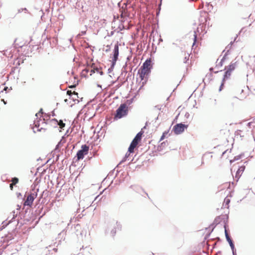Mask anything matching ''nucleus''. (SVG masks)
I'll use <instances>...</instances> for the list:
<instances>
[{
	"mask_svg": "<svg viewBox=\"0 0 255 255\" xmlns=\"http://www.w3.org/2000/svg\"><path fill=\"white\" fill-rule=\"evenodd\" d=\"M227 52L226 53V54H225V55L224 56V57H223V58L222 59L221 62H220V65L222 66V64H223V62L224 61V60L225 59V57L226 56H227Z\"/></svg>",
	"mask_w": 255,
	"mask_h": 255,
	"instance_id": "obj_25",
	"label": "nucleus"
},
{
	"mask_svg": "<svg viewBox=\"0 0 255 255\" xmlns=\"http://www.w3.org/2000/svg\"><path fill=\"white\" fill-rule=\"evenodd\" d=\"M127 159V158H125V156L124 157V158L121 161V163L125 162Z\"/></svg>",
	"mask_w": 255,
	"mask_h": 255,
	"instance_id": "obj_32",
	"label": "nucleus"
},
{
	"mask_svg": "<svg viewBox=\"0 0 255 255\" xmlns=\"http://www.w3.org/2000/svg\"><path fill=\"white\" fill-rule=\"evenodd\" d=\"M237 37H238V35H236V37L235 38L234 40L233 41H231L230 42V43L226 47V49H227V52H228L229 51V50L231 49L233 42H234L236 41Z\"/></svg>",
	"mask_w": 255,
	"mask_h": 255,
	"instance_id": "obj_17",
	"label": "nucleus"
},
{
	"mask_svg": "<svg viewBox=\"0 0 255 255\" xmlns=\"http://www.w3.org/2000/svg\"><path fill=\"white\" fill-rule=\"evenodd\" d=\"M189 116V114L188 113H186L185 115V117L188 118Z\"/></svg>",
	"mask_w": 255,
	"mask_h": 255,
	"instance_id": "obj_34",
	"label": "nucleus"
},
{
	"mask_svg": "<svg viewBox=\"0 0 255 255\" xmlns=\"http://www.w3.org/2000/svg\"><path fill=\"white\" fill-rule=\"evenodd\" d=\"M231 73H232V72H231L228 70H227L225 72V74L224 75V77L223 79V81H222V83L221 86L220 87V89H219L220 91H221V90H222V87L224 85V81L230 77V76L231 75Z\"/></svg>",
	"mask_w": 255,
	"mask_h": 255,
	"instance_id": "obj_11",
	"label": "nucleus"
},
{
	"mask_svg": "<svg viewBox=\"0 0 255 255\" xmlns=\"http://www.w3.org/2000/svg\"><path fill=\"white\" fill-rule=\"evenodd\" d=\"M98 197H99V196H97V197H96V198H95V200H96V199H97Z\"/></svg>",
	"mask_w": 255,
	"mask_h": 255,
	"instance_id": "obj_54",
	"label": "nucleus"
},
{
	"mask_svg": "<svg viewBox=\"0 0 255 255\" xmlns=\"http://www.w3.org/2000/svg\"><path fill=\"white\" fill-rule=\"evenodd\" d=\"M240 173V171L238 170L236 173V177H237V176H239Z\"/></svg>",
	"mask_w": 255,
	"mask_h": 255,
	"instance_id": "obj_36",
	"label": "nucleus"
},
{
	"mask_svg": "<svg viewBox=\"0 0 255 255\" xmlns=\"http://www.w3.org/2000/svg\"><path fill=\"white\" fill-rule=\"evenodd\" d=\"M114 54H113V57L112 61V64L111 66V67L109 69V71L110 72V71L113 70V68H114L116 62L118 59V56L119 54V45L117 43L114 46Z\"/></svg>",
	"mask_w": 255,
	"mask_h": 255,
	"instance_id": "obj_4",
	"label": "nucleus"
},
{
	"mask_svg": "<svg viewBox=\"0 0 255 255\" xmlns=\"http://www.w3.org/2000/svg\"><path fill=\"white\" fill-rule=\"evenodd\" d=\"M150 72V69H144V68L141 67L138 70V74L139 75V77L141 79V80H143L145 76L148 75Z\"/></svg>",
	"mask_w": 255,
	"mask_h": 255,
	"instance_id": "obj_9",
	"label": "nucleus"
},
{
	"mask_svg": "<svg viewBox=\"0 0 255 255\" xmlns=\"http://www.w3.org/2000/svg\"><path fill=\"white\" fill-rule=\"evenodd\" d=\"M39 114H43V112H42V109H41L40 110V111H39V112L38 113L36 114L35 116L36 117H38V115H39Z\"/></svg>",
	"mask_w": 255,
	"mask_h": 255,
	"instance_id": "obj_26",
	"label": "nucleus"
},
{
	"mask_svg": "<svg viewBox=\"0 0 255 255\" xmlns=\"http://www.w3.org/2000/svg\"><path fill=\"white\" fill-rule=\"evenodd\" d=\"M12 183H13L14 185H15L16 183L18 182V179L16 177H13L11 179Z\"/></svg>",
	"mask_w": 255,
	"mask_h": 255,
	"instance_id": "obj_21",
	"label": "nucleus"
},
{
	"mask_svg": "<svg viewBox=\"0 0 255 255\" xmlns=\"http://www.w3.org/2000/svg\"><path fill=\"white\" fill-rule=\"evenodd\" d=\"M141 67L144 68V69H151V60L150 59H147L145 60V61L143 63Z\"/></svg>",
	"mask_w": 255,
	"mask_h": 255,
	"instance_id": "obj_12",
	"label": "nucleus"
},
{
	"mask_svg": "<svg viewBox=\"0 0 255 255\" xmlns=\"http://www.w3.org/2000/svg\"><path fill=\"white\" fill-rule=\"evenodd\" d=\"M227 241L228 242V243L230 245V246L232 249L233 255H237L236 249H235L233 240H227Z\"/></svg>",
	"mask_w": 255,
	"mask_h": 255,
	"instance_id": "obj_14",
	"label": "nucleus"
},
{
	"mask_svg": "<svg viewBox=\"0 0 255 255\" xmlns=\"http://www.w3.org/2000/svg\"><path fill=\"white\" fill-rule=\"evenodd\" d=\"M122 225L118 221L112 220L108 223L106 230L107 232H109L111 237H114L116 234L117 230H121Z\"/></svg>",
	"mask_w": 255,
	"mask_h": 255,
	"instance_id": "obj_1",
	"label": "nucleus"
},
{
	"mask_svg": "<svg viewBox=\"0 0 255 255\" xmlns=\"http://www.w3.org/2000/svg\"><path fill=\"white\" fill-rule=\"evenodd\" d=\"M194 43H193V45L195 44L196 41V39H197V35L196 34H195L194 35Z\"/></svg>",
	"mask_w": 255,
	"mask_h": 255,
	"instance_id": "obj_28",
	"label": "nucleus"
},
{
	"mask_svg": "<svg viewBox=\"0 0 255 255\" xmlns=\"http://www.w3.org/2000/svg\"><path fill=\"white\" fill-rule=\"evenodd\" d=\"M107 47H108L109 48H107V49L106 50V51L108 52L109 50L110 46L109 45H108Z\"/></svg>",
	"mask_w": 255,
	"mask_h": 255,
	"instance_id": "obj_39",
	"label": "nucleus"
},
{
	"mask_svg": "<svg viewBox=\"0 0 255 255\" xmlns=\"http://www.w3.org/2000/svg\"><path fill=\"white\" fill-rule=\"evenodd\" d=\"M86 28H85V29L84 30H82L81 31V32L79 34V36H83L86 34Z\"/></svg>",
	"mask_w": 255,
	"mask_h": 255,
	"instance_id": "obj_24",
	"label": "nucleus"
},
{
	"mask_svg": "<svg viewBox=\"0 0 255 255\" xmlns=\"http://www.w3.org/2000/svg\"><path fill=\"white\" fill-rule=\"evenodd\" d=\"M67 94L68 95L70 96V97L74 101L76 100V98L78 97V93L75 92H74L72 93L71 92V91H68L67 92Z\"/></svg>",
	"mask_w": 255,
	"mask_h": 255,
	"instance_id": "obj_13",
	"label": "nucleus"
},
{
	"mask_svg": "<svg viewBox=\"0 0 255 255\" xmlns=\"http://www.w3.org/2000/svg\"><path fill=\"white\" fill-rule=\"evenodd\" d=\"M9 241V240H3V243H8Z\"/></svg>",
	"mask_w": 255,
	"mask_h": 255,
	"instance_id": "obj_40",
	"label": "nucleus"
},
{
	"mask_svg": "<svg viewBox=\"0 0 255 255\" xmlns=\"http://www.w3.org/2000/svg\"><path fill=\"white\" fill-rule=\"evenodd\" d=\"M98 87H101V85H98Z\"/></svg>",
	"mask_w": 255,
	"mask_h": 255,
	"instance_id": "obj_52",
	"label": "nucleus"
},
{
	"mask_svg": "<svg viewBox=\"0 0 255 255\" xmlns=\"http://www.w3.org/2000/svg\"><path fill=\"white\" fill-rule=\"evenodd\" d=\"M22 11H23V8H20L18 10V13H20Z\"/></svg>",
	"mask_w": 255,
	"mask_h": 255,
	"instance_id": "obj_31",
	"label": "nucleus"
},
{
	"mask_svg": "<svg viewBox=\"0 0 255 255\" xmlns=\"http://www.w3.org/2000/svg\"><path fill=\"white\" fill-rule=\"evenodd\" d=\"M66 237V232L64 231H62L60 233L58 234V238H64L65 239Z\"/></svg>",
	"mask_w": 255,
	"mask_h": 255,
	"instance_id": "obj_19",
	"label": "nucleus"
},
{
	"mask_svg": "<svg viewBox=\"0 0 255 255\" xmlns=\"http://www.w3.org/2000/svg\"><path fill=\"white\" fill-rule=\"evenodd\" d=\"M159 41H162V39H161V38H160V39H159Z\"/></svg>",
	"mask_w": 255,
	"mask_h": 255,
	"instance_id": "obj_51",
	"label": "nucleus"
},
{
	"mask_svg": "<svg viewBox=\"0 0 255 255\" xmlns=\"http://www.w3.org/2000/svg\"><path fill=\"white\" fill-rule=\"evenodd\" d=\"M130 153V152H129V153H127L126 154L125 156V158H127L129 156Z\"/></svg>",
	"mask_w": 255,
	"mask_h": 255,
	"instance_id": "obj_30",
	"label": "nucleus"
},
{
	"mask_svg": "<svg viewBox=\"0 0 255 255\" xmlns=\"http://www.w3.org/2000/svg\"><path fill=\"white\" fill-rule=\"evenodd\" d=\"M53 250L55 251V252H56L57 251V249L56 248H53Z\"/></svg>",
	"mask_w": 255,
	"mask_h": 255,
	"instance_id": "obj_45",
	"label": "nucleus"
},
{
	"mask_svg": "<svg viewBox=\"0 0 255 255\" xmlns=\"http://www.w3.org/2000/svg\"><path fill=\"white\" fill-rule=\"evenodd\" d=\"M107 47H108L109 48H107V49L106 50V51L108 52L109 50L110 46L109 45H108Z\"/></svg>",
	"mask_w": 255,
	"mask_h": 255,
	"instance_id": "obj_38",
	"label": "nucleus"
},
{
	"mask_svg": "<svg viewBox=\"0 0 255 255\" xmlns=\"http://www.w3.org/2000/svg\"><path fill=\"white\" fill-rule=\"evenodd\" d=\"M89 149V146L86 144L82 145L81 146V149L77 153V157L78 160L82 159L85 155H86L88 153V150Z\"/></svg>",
	"mask_w": 255,
	"mask_h": 255,
	"instance_id": "obj_6",
	"label": "nucleus"
},
{
	"mask_svg": "<svg viewBox=\"0 0 255 255\" xmlns=\"http://www.w3.org/2000/svg\"><path fill=\"white\" fill-rule=\"evenodd\" d=\"M36 196L37 194L35 193H31L30 194L28 195L26 198V200L24 201V205L31 207Z\"/></svg>",
	"mask_w": 255,
	"mask_h": 255,
	"instance_id": "obj_8",
	"label": "nucleus"
},
{
	"mask_svg": "<svg viewBox=\"0 0 255 255\" xmlns=\"http://www.w3.org/2000/svg\"><path fill=\"white\" fill-rule=\"evenodd\" d=\"M11 214L12 215V218L11 220H10L9 222H8V224L10 223L11 222H12V220L17 216V212H15V211H12L11 213Z\"/></svg>",
	"mask_w": 255,
	"mask_h": 255,
	"instance_id": "obj_18",
	"label": "nucleus"
},
{
	"mask_svg": "<svg viewBox=\"0 0 255 255\" xmlns=\"http://www.w3.org/2000/svg\"><path fill=\"white\" fill-rule=\"evenodd\" d=\"M145 194L146 195V196H147V197L150 199V197L149 196H148V194L146 193V192H145Z\"/></svg>",
	"mask_w": 255,
	"mask_h": 255,
	"instance_id": "obj_42",
	"label": "nucleus"
},
{
	"mask_svg": "<svg viewBox=\"0 0 255 255\" xmlns=\"http://www.w3.org/2000/svg\"><path fill=\"white\" fill-rule=\"evenodd\" d=\"M91 72H94V70H91Z\"/></svg>",
	"mask_w": 255,
	"mask_h": 255,
	"instance_id": "obj_56",
	"label": "nucleus"
},
{
	"mask_svg": "<svg viewBox=\"0 0 255 255\" xmlns=\"http://www.w3.org/2000/svg\"><path fill=\"white\" fill-rule=\"evenodd\" d=\"M163 135L162 136L161 138V140L163 138Z\"/></svg>",
	"mask_w": 255,
	"mask_h": 255,
	"instance_id": "obj_49",
	"label": "nucleus"
},
{
	"mask_svg": "<svg viewBox=\"0 0 255 255\" xmlns=\"http://www.w3.org/2000/svg\"><path fill=\"white\" fill-rule=\"evenodd\" d=\"M8 88L7 87H5L3 90V91H6L7 90Z\"/></svg>",
	"mask_w": 255,
	"mask_h": 255,
	"instance_id": "obj_37",
	"label": "nucleus"
},
{
	"mask_svg": "<svg viewBox=\"0 0 255 255\" xmlns=\"http://www.w3.org/2000/svg\"><path fill=\"white\" fill-rule=\"evenodd\" d=\"M100 73L101 75H102L103 74V72H100Z\"/></svg>",
	"mask_w": 255,
	"mask_h": 255,
	"instance_id": "obj_48",
	"label": "nucleus"
},
{
	"mask_svg": "<svg viewBox=\"0 0 255 255\" xmlns=\"http://www.w3.org/2000/svg\"><path fill=\"white\" fill-rule=\"evenodd\" d=\"M188 126L182 123L175 125L173 128V130L176 134H179L182 133Z\"/></svg>",
	"mask_w": 255,
	"mask_h": 255,
	"instance_id": "obj_7",
	"label": "nucleus"
},
{
	"mask_svg": "<svg viewBox=\"0 0 255 255\" xmlns=\"http://www.w3.org/2000/svg\"><path fill=\"white\" fill-rule=\"evenodd\" d=\"M127 159V158H125V156L124 157V158L121 161V163L125 162Z\"/></svg>",
	"mask_w": 255,
	"mask_h": 255,
	"instance_id": "obj_33",
	"label": "nucleus"
},
{
	"mask_svg": "<svg viewBox=\"0 0 255 255\" xmlns=\"http://www.w3.org/2000/svg\"><path fill=\"white\" fill-rule=\"evenodd\" d=\"M189 54L188 53L185 55L184 63H187V61L189 60Z\"/></svg>",
	"mask_w": 255,
	"mask_h": 255,
	"instance_id": "obj_22",
	"label": "nucleus"
},
{
	"mask_svg": "<svg viewBox=\"0 0 255 255\" xmlns=\"http://www.w3.org/2000/svg\"><path fill=\"white\" fill-rule=\"evenodd\" d=\"M241 157H242V155H237L236 156H235L233 160H230V162L231 163H232L233 162L235 161H236V160H238L240 159L241 158Z\"/></svg>",
	"mask_w": 255,
	"mask_h": 255,
	"instance_id": "obj_20",
	"label": "nucleus"
},
{
	"mask_svg": "<svg viewBox=\"0 0 255 255\" xmlns=\"http://www.w3.org/2000/svg\"><path fill=\"white\" fill-rule=\"evenodd\" d=\"M128 113V107L126 104H121L116 111L115 117L121 119L127 115Z\"/></svg>",
	"mask_w": 255,
	"mask_h": 255,
	"instance_id": "obj_2",
	"label": "nucleus"
},
{
	"mask_svg": "<svg viewBox=\"0 0 255 255\" xmlns=\"http://www.w3.org/2000/svg\"><path fill=\"white\" fill-rule=\"evenodd\" d=\"M42 129H43V128H40V129L39 128H37V131H41Z\"/></svg>",
	"mask_w": 255,
	"mask_h": 255,
	"instance_id": "obj_41",
	"label": "nucleus"
},
{
	"mask_svg": "<svg viewBox=\"0 0 255 255\" xmlns=\"http://www.w3.org/2000/svg\"><path fill=\"white\" fill-rule=\"evenodd\" d=\"M224 228H225V232L226 239H231L229 235H228V233L227 232L225 226H224Z\"/></svg>",
	"mask_w": 255,
	"mask_h": 255,
	"instance_id": "obj_23",
	"label": "nucleus"
},
{
	"mask_svg": "<svg viewBox=\"0 0 255 255\" xmlns=\"http://www.w3.org/2000/svg\"><path fill=\"white\" fill-rule=\"evenodd\" d=\"M35 126L36 128H38L39 126V125L37 123V122H34Z\"/></svg>",
	"mask_w": 255,
	"mask_h": 255,
	"instance_id": "obj_29",
	"label": "nucleus"
},
{
	"mask_svg": "<svg viewBox=\"0 0 255 255\" xmlns=\"http://www.w3.org/2000/svg\"><path fill=\"white\" fill-rule=\"evenodd\" d=\"M50 123L51 124L55 127H56L57 126H59L61 129H63L65 126V124L63 122L62 120L58 121L56 119H52L50 121Z\"/></svg>",
	"mask_w": 255,
	"mask_h": 255,
	"instance_id": "obj_10",
	"label": "nucleus"
},
{
	"mask_svg": "<svg viewBox=\"0 0 255 255\" xmlns=\"http://www.w3.org/2000/svg\"><path fill=\"white\" fill-rule=\"evenodd\" d=\"M33 132H36V131L34 130V129H33Z\"/></svg>",
	"mask_w": 255,
	"mask_h": 255,
	"instance_id": "obj_53",
	"label": "nucleus"
},
{
	"mask_svg": "<svg viewBox=\"0 0 255 255\" xmlns=\"http://www.w3.org/2000/svg\"><path fill=\"white\" fill-rule=\"evenodd\" d=\"M13 185H14V184H13V183H11V184H10V185H9L10 188V189H11V190H12V188H13Z\"/></svg>",
	"mask_w": 255,
	"mask_h": 255,
	"instance_id": "obj_35",
	"label": "nucleus"
},
{
	"mask_svg": "<svg viewBox=\"0 0 255 255\" xmlns=\"http://www.w3.org/2000/svg\"><path fill=\"white\" fill-rule=\"evenodd\" d=\"M18 208H17V210H18L20 208L19 206H18Z\"/></svg>",
	"mask_w": 255,
	"mask_h": 255,
	"instance_id": "obj_55",
	"label": "nucleus"
},
{
	"mask_svg": "<svg viewBox=\"0 0 255 255\" xmlns=\"http://www.w3.org/2000/svg\"><path fill=\"white\" fill-rule=\"evenodd\" d=\"M3 102L4 104L5 105L6 104V102H5L4 100L3 99H2L1 100Z\"/></svg>",
	"mask_w": 255,
	"mask_h": 255,
	"instance_id": "obj_43",
	"label": "nucleus"
},
{
	"mask_svg": "<svg viewBox=\"0 0 255 255\" xmlns=\"http://www.w3.org/2000/svg\"><path fill=\"white\" fill-rule=\"evenodd\" d=\"M67 101H68V100H67V99H65V102H67Z\"/></svg>",
	"mask_w": 255,
	"mask_h": 255,
	"instance_id": "obj_50",
	"label": "nucleus"
},
{
	"mask_svg": "<svg viewBox=\"0 0 255 255\" xmlns=\"http://www.w3.org/2000/svg\"><path fill=\"white\" fill-rule=\"evenodd\" d=\"M23 10H24V11H27V9H26V8H23Z\"/></svg>",
	"mask_w": 255,
	"mask_h": 255,
	"instance_id": "obj_47",
	"label": "nucleus"
},
{
	"mask_svg": "<svg viewBox=\"0 0 255 255\" xmlns=\"http://www.w3.org/2000/svg\"><path fill=\"white\" fill-rule=\"evenodd\" d=\"M220 222V217H218L215 218L214 223L211 224L209 228H206L205 231L207 232L204 239H207L210 236L211 232L213 231L214 229Z\"/></svg>",
	"mask_w": 255,
	"mask_h": 255,
	"instance_id": "obj_5",
	"label": "nucleus"
},
{
	"mask_svg": "<svg viewBox=\"0 0 255 255\" xmlns=\"http://www.w3.org/2000/svg\"><path fill=\"white\" fill-rule=\"evenodd\" d=\"M213 239H217V240H218V239H220L219 237H216L215 238H213Z\"/></svg>",
	"mask_w": 255,
	"mask_h": 255,
	"instance_id": "obj_44",
	"label": "nucleus"
},
{
	"mask_svg": "<svg viewBox=\"0 0 255 255\" xmlns=\"http://www.w3.org/2000/svg\"><path fill=\"white\" fill-rule=\"evenodd\" d=\"M230 202V199L228 198V197H226L225 198L224 203H223V206L225 208H228V205Z\"/></svg>",
	"mask_w": 255,
	"mask_h": 255,
	"instance_id": "obj_16",
	"label": "nucleus"
},
{
	"mask_svg": "<svg viewBox=\"0 0 255 255\" xmlns=\"http://www.w3.org/2000/svg\"><path fill=\"white\" fill-rule=\"evenodd\" d=\"M236 68V63H231V64L228 66L227 70L232 72Z\"/></svg>",
	"mask_w": 255,
	"mask_h": 255,
	"instance_id": "obj_15",
	"label": "nucleus"
},
{
	"mask_svg": "<svg viewBox=\"0 0 255 255\" xmlns=\"http://www.w3.org/2000/svg\"><path fill=\"white\" fill-rule=\"evenodd\" d=\"M84 248V246H82V248H80V250H81V249H83Z\"/></svg>",
	"mask_w": 255,
	"mask_h": 255,
	"instance_id": "obj_46",
	"label": "nucleus"
},
{
	"mask_svg": "<svg viewBox=\"0 0 255 255\" xmlns=\"http://www.w3.org/2000/svg\"><path fill=\"white\" fill-rule=\"evenodd\" d=\"M142 134L143 132L142 131H140L137 133L128 147V151L129 152L132 153L133 152L135 147L137 146L138 142L141 140V135Z\"/></svg>",
	"mask_w": 255,
	"mask_h": 255,
	"instance_id": "obj_3",
	"label": "nucleus"
},
{
	"mask_svg": "<svg viewBox=\"0 0 255 255\" xmlns=\"http://www.w3.org/2000/svg\"><path fill=\"white\" fill-rule=\"evenodd\" d=\"M244 169H245V167H244V166H241V167H240V168H239V170L240 171V172H243Z\"/></svg>",
	"mask_w": 255,
	"mask_h": 255,
	"instance_id": "obj_27",
	"label": "nucleus"
}]
</instances>
